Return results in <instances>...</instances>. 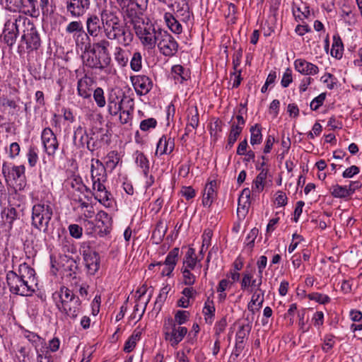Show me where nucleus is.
Masks as SVG:
<instances>
[{"label":"nucleus","mask_w":362,"mask_h":362,"mask_svg":"<svg viewBox=\"0 0 362 362\" xmlns=\"http://www.w3.org/2000/svg\"><path fill=\"white\" fill-rule=\"evenodd\" d=\"M83 259L88 274L94 275L100 268V256L89 248L83 251Z\"/></svg>","instance_id":"5701e85b"},{"label":"nucleus","mask_w":362,"mask_h":362,"mask_svg":"<svg viewBox=\"0 0 362 362\" xmlns=\"http://www.w3.org/2000/svg\"><path fill=\"white\" fill-rule=\"evenodd\" d=\"M67 12L73 18L83 16L91 6V0H65Z\"/></svg>","instance_id":"2eb2a0df"},{"label":"nucleus","mask_w":362,"mask_h":362,"mask_svg":"<svg viewBox=\"0 0 362 362\" xmlns=\"http://www.w3.org/2000/svg\"><path fill=\"white\" fill-rule=\"evenodd\" d=\"M216 308L213 300L208 298L204 303L202 310V313L204 316L205 322L207 324L211 325L214 322L215 316Z\"/></svg>","instance_id":"e433bc0d"},{"label":"nucleus","mask_w":362,"mask_h":362,"mask_svg":"<svg viewBox=\"0 0 362 362\" xmlns=\"http://www.w3.org/2000/svg\"><path fill=\"white\" fill-rule=\"evenodd\" d=\"M199 261L195 255V250L192 247H189L183 258L182 268L194 270Z\"/></svg>","instance_id":"c9c22d12"},{"label":"nucleus","mask_w":362,"mask_h":362,"mask_svg":"<svg viewBox=\"0 0 362 362\" xmlns=\"http://www.w3.org/2000/svg\"><path fill=\"white\" fill-rule=\"evenodd\" d=\"M264 291L258 290L257 287L252 296L251 300L253 304L257 305V310H259L262 307L264 302Z\"/></svg>","instance_id":"4d7b16f0"},{"label":"nucleus","mask_w":362,"mask_h":362,"mask_svg":"<svg viewBox=\"0 0 362 362\" xmlns=\"http://www.w3.org/2000/svg\"><path fill=\"white\" fill-rule=\"evenodd\" d=\"M165 32V30L161 28L159 25H157L152 35L151 40H148V44L145 45V47L152 49H154L156 46L158 47V45L160 43V40H161Z\"/></svg>","instance_id":"ea45409f"},{"label":"nucleus","mask_w":362,"mask_h":362,"mask_svg":"<svg viewBox=\"0 0 362 362\" xmlns=\"http://www.w3.org/2000/svg\"><path fill=\"white\" fill-rule=\"evenodd\" d=\"M38 150L35 146H30L29 148L27 156L28 164L30 167L36 165L38 160Z\"/></svg>","instance_id":"052dcab7"},{"label":"nucleus","mask_w":362,"mask_h":362,"mask_svg":"<svg viewBox=\"0 0 362 362\" xmlns=\"http://www.w3.org/2000/svg\"><path fill=\"white\" fill-rule=\"evenodd\" d=\"M223 122L219 119H216L210 127V134L214 140L216 141L219 136V133L222 132Z\"/></svg>","instance_id":"bf43d9fd"},{"label":"nucleus","mask_w":362,"mask_h":362,"mask_svg":"<svg viewBox=\"0 0 362 362\" xmlns=\"http://www.w3.org/2000/svg\"><path fill=\"white\" fill-rule=\"evenodd\" d=\"M136 163L143 169L145 176H147L149 171V162L143 153L136 152Z\"/></svg>","instance_id":"3c124183"},{"label":"nucleus","mask_w":362,"mask_h":362,"mask_svg":"<svg viewBox=\"0 0 362 362\" xmlns=\"http://www.w3.org/2000/svg\"><path fill=\"white\" fill-rule=\"evenodd\" d=\"M93 98L99 107H103L105 104V98L103 88L98 87L93 91Z\"/></svg>","instance_id":"13d9d810"},{"label":"nucleus","mask_w":362,"mask_h":362,"mask_svg":"<svg viewBox=\"0 0 362 362\" xmlns=\"http://www.w3.org/2000/svg\"><path fill=\"white\" fill-rule=\"evenodd\" d=\"M94 80L92 77L85 74L77 83V91L79 96L86 99L90 98L92 95V86Z\"/></svg>","instance_id":"a878e982"},{"label":"nucleus","mask_w":362,"mask_h":362,"mask_svg":"<svg viewBox=\"0 0 362 362\" xmlns=\"http://www.w3.org/2000/svg\"><path fill=\"white\" fill-rule=\"evenodd\" d=\"M242 131L243 127L236 125L235 123L231 125L230 134L228 137L226 148H231L233 146Z\"/></svg>","instance_id":"49530a36"},{"label":"nucleus","mask_w":362,"mask_h":362,"mask_svg":"<svg viewBox=\"0 0 362 362\" xmlns=\"http://www.w3.org/2000/svg\"><path fill=\"white\" fill-rule=\"evenodd\" d=\"M53 298H59L56 302V306L61 313L71 320L78 317L82 310L81 300L72 290L62 286L58 292L53 294Z\"/></svg>","instance_id":"20e7f679"},{"label":"nucleus","mask_w":362,"mask_h":362,"mask_svg":"<svg viewBox=\"0 0 362 362\" xmlns=\"http://www.w3.org/2000/svg\"><path fill=\"white\" fill-rule=\"evenodd\" d=\"M18 22L23 23V33L18 47V52L20 54L25 52L23 44H25V49L28 53L37 50L40 47L41 40L35 25L30 19L21 15L18 16Z\"/></svg>","instance_id":"39448f33"},{"label":"nucleus","mask_w":362,"mask_h":362,"mask_svg":"<svg viewBox=\"0 0 362 362\" xmlns=\"http://www.w3.org/2000/svg\"><path fill=\"white\" fill-rule=\"evenodd\" d=\"M180 249L178 247H174L170 250L162 265L164 264L165 267L161 271V275L163 276H170L171 273L174 270L179 257Z\"/></svg>","instance_id":"393cba45"},{"label":"nucleus","mask_w":362,"mask_h":362,"mask_svg":"<svg viewBox=\"0 0 362 362\" xmlns=\"http://www.w3.org/2000/svg\"><path fill=\"white\" fill-rule=\"evenodd\" d=\"M257 169L260 170V172L257 175V176L256 177L255 180L253 182L252 190L253 192H257L259 193L264 189V181L267 179L269 169L268 168L261 169V168H259L258 165H257Z\"/></svg>","instance_id":"f704fd0d"},{"label":"nucleus","mask_w":362,"mask_h":362,"mask_svg":"<svg viewBox=\"0 0 362 362\" xmlns=\"http://www.w3.org/2000/svg\"><path fill=\"white\" fill-rule=\"evenodd\" d=\"M121 13L124 19H128L133 28L141 23L144 18H142L141 5L136 1L133 0H120L117 2Z\"/></svg>","instance_id":"0eeeda50"},{"label":"nucleus","mask_w":362,"mask_h":362,"mask_svg":"<svg viewBox=\"0 0 362 362\" xmlns=\"http://www.w3.org/2000/svg\"><path fill=\"white\" fill-rule=\"evenodd\" d=\"M21 25L23 23L18 22V16L7 20L5 23L3 31L4 41L9 47H12L16 43Z\"/></svg>","instance_id":"ddd939ff"},{"label":"nucleus","mask_w":362,"mask_h":362,"mask_svg":"<svg viewBox=\"0 0 362 362\" xmlns=\"http://www.w3.org/2000/svg\"><path fill=\"white\" fill-rule=\"evenodd\" d=\"M25 171L23 165L10 166L6 162L2 165V173L6 180L14 182L19 190L23 189L26 185Z\"/></svg>","instance_id":"1a4fd4ad"},{"label":"nucleus","mask_w":362,"mask_h":362,"mask_svg":"<svg viewBox=\"0 0 362 362\" xmlns=\"http://www.w3.org/2000/svg\"><path fill=\"white\" fill-rule=\"evenodd\" d=\"M69 184L73 189L72 199L74 201L80 204L83 208H86L88 204L83 200L82 195L87 197L86 193L93 195V188L90 189L87 187L83 182L82 178L80 176L74 175L69 180Z\"/></svg>","instance_id":"9b49d317"},{"label":"nucleus","mask_w":362,"mask_h":362,"mask_svg":"<svg viewBox=\"0 0 362 362\" xmlns=\"http://www.w3.org/2000/svg\"><path fill=\"white\" fill-rule=\"evenodd\" d=\"M157 25L151 23L148 19L146 21L144 19L134 28L136 35L140 40L141 43L145 47L148 44V40H151L152 35L156 30Z\"/></svg>","instance_id":"dca6fc26"},{"label":"nucleus","mask_w":362,"mask_h":362,"mask_svg":"<svg viewBox=\"0 0 362 362\" xmlns=\"http://www.w3.org/2000/svg\"><path fill=\"white\" fill-rule=\"evenodd\" d=\"M99 14L107 39L116 40L124 47L130 45L134 40V34L130 28L122 22L117 11L105 6L100 9Z\"/></svg>","instance_id":"f257e3e1"},{"label":"nucleus","mask_w":362,"mask_h":362,"mask_svg":"<svg viewBox=\"0 0 362 362\" xmlns=\"http://www.w3.org/2000/svg\"><path fill=\"white\" fill-rule=\"evenodd\" d=\"M171 73L175 83H182L190 78L189 71L180 64L174 65L172 67Z\"/></svg>","instance_id":"72a5a7b5"},{"label":"nucleus","mask_w":362,"mask_h":362,"mask_svg":"<svg viewBox=\"0 0 362 362\" xmlns=\"http://www.w3.org/2000/svg\"><path fill=\"white\" fill-rule=\"evenodd\" d=\"M150 300V298H148L145 302L139 303L137 301L136 304L134 308V313L132 314L133 317H136V314H138L139 317L137 321L140 320L145 313L146 305Z\"/></svg>","instance_id":"6e6d98bb"},{"label":"nucleus","mask_w":362,"mask_h":362,"mask_svg":"<svg viewBox=\"0 0 362 362\" xmlns=\"http://www.w3.org/2000/svg\"><path fill=\"white\" fill-rule=\"evenodd\" d=\"M111 134L108 130L102 128L93 129L90 133L86 141V147L90 151H94L101 147L102 144H109Z\"/></svg>","instance_id":"f8f14e48"},{"label":"nucleus","mask_w":362,"mask_h":362,"mask_svg":"<svg viewBox=\"0 0 362 362\" xmlns=\"http://www.w3.org/2000/svg\"><path fill=\"white\" fill-rule=\"evenodd\" d=\"M41 140L45 152L49 156H54L59 148V144L57 136L49 127L42 130Z\"/></svg>","instance_id":"4468645a"},{"label":"nucleus","mask_w":362,"mask_h":362,"mask_svg":"<svg viewBox=\"0 0 362 362\" xmlns=\"http://www.w3.org/2000/svg\"><path fill=\"white\" fill-rule=\"evenodd\" d=\"M95 230L100 236H104L110 232L112 218L104 211H100L95 216Z\"/></svg>","instance_id":"aec40b11"},{"label":"nucleus","mask_w":362,"mask_h":362,"mask_svg":"<svg viewBox=\"0 0 362 362\" xmlns=\"http://www.w3.org/2000/svg\"><path fill=\"white\" fill-rule=\"evenodd\" d=\"M157 125V121L154 118H148L140 122V129L143 132L148 131L150 129H154Z\"/></svg>","instance_id":"69168bd1"},{"label":"nucleus","mask_w":362,"mask_h":362,"mask_svg":"<svg viewBox=\"0 0 362 362\" xmlns=\"http://www.w3.org/2000/svg\"><path fill=\"white\" fill-rule=\"evenodd\" d=\"M37 362H54L52 357L48 350L40 349L37 354Z\"/></svg>","instance_id":"338daca9"},{"label":"nucleus","mask_w":362,"mask_h":362,"mask_svg":"<svg viewBox=\"0 0 362 362\" xmlns=\"http://www.w3.org/2000/svg\"><path fill=\"white\" fill-rule=\"evenodd\" d=\"M321 81L327 84L329 89L332 90L337 83V78L332 74L327 73L321 77Z\"/></svg>","instance_id":"774afa93"},{"label":"nucleus","mask_w":362,"mask_h":362,"mask_svg":"<svg viewBox=\"0 0 362 362\" xmlns=\"http://www.w3.org/2000/svg\"><path fill=\"white\" fill-rule=\"evenodd\" d=\"M57 264L59 267H57L56 270H60L63 273L68 272L66 275L70 276L72 275V273H75V270L77 269V264L75 259L66 255L60 256Z\"/></svg>","instance_id":"c85d7f7f"},{"label":"nucleus","mask_w":362,"mask_h":362,"mask_svg":"<svg viewBox=\"0 0 362 362\" xmlns=\"http://www.w3.org/2000/svg\"><path fill=\"white\" fill-rule=\"evenodd\" d=\"M250 132L251 133L250 144L254 146L260 144L262 141V127L259 124H255L250 127Z\"/></svg>","instance_id":"a18cd8bd"},{"label":"nucleus","mask_w":362,"mask_h":362,"mask_svg":"<svg viewBox=\"0 0 362 362\" xmlns=\"http://www.w3.org/2000/svg\"><path fill=\"white\" fill-rule=\"evenodd\" d=\"M90 134H88L83 129L79 126L74 131V143L78 147H83L85 143L89 139Z\"/></svg>","instance_id":"a19ab883"},{"label":"nucleus","mask_w":362,"mask_h":362,"mask_svg":"<svg viewBox=\"0 0 362 362\" xmlns=\"http://www.w3.org/2000/svg\"><path fill=\"white\" fill-rule=\"evenodd\" d=\"M267 264V257L264 255L260 256L259 259L257 260V265L258 267V273L259 276V280L257 284L258 290L261 291L259 288L262 284V272L264 269L266 267Z\"/></svg>","instance_id":"e2e57ef3"},{"label":"nucleus","mask_w":362,"mask_h":362,"mask_svg":"<svg viewBox=\"0 0 362 362\" xmlns=\"http://www.w3.org/2000/svg\"><path fill=\"white\" fill-rule=\"evenodd\" d=\"M1 218L5 230L9 231L12 229L14 222L20 219V213L14 206L9 204L1 210Z\"/></svg>","instance_id":"412c9836"},{"label":"nucleus","mask_w":362,"mask_h":362,"mask_svg":"<svg viewBox=\"0 0 362 362\" xmlns=\"http://www.w3.org/2000/svg\"><path fill=\"white\" fill-rule=\"evenodd\" d=\"M331 194L336 198H346L350 196L347 186H341L339 185L332 186Z\"/></svg>","instance_id":"8fccbe9b"},{"label":"nucleus","mask_w":362,"mask_h":362,"mask_svg":"<svg viewBox=\"0 0 362 362\" xmlns=\"http://www.w3.org/2000/svg\"><path fill=\"white\" fill-rule=\"evenodd\" d=\"M295 69L303 75L313 76L319 72L317 65L306 61L304 59H297L294 61Z\"/></svg>","instance_id":"bb28decb"},{"label":"nucleus","mask_w":362,"mask_h":362,"mask_svg":"<svg viewBox=\"0 0 362 362\" xmlns=\"http://www.w3.org/2000/svg\"><path fill=\"white\" fill-rule=\"evenodd\" d=\"M187 122L192 128H197L199 124V115L196 106L187 109Z\"/></svg>","instance_id":"c03bdc74"},{"label":"nucleus","mask_w":362,"mask_h":362,"mask_svg":"<svg viewBox=\"0 0 362 362\" xmlns=\"http://www.w3.org/2000/svg\"><path fill=\"white\" fill-rule=\"evenodd\" d=\"M23 334L35 346L37 354V351H40V349H45V346L46 343L45 339L36 333L24 329Z\"/></svg>","instance_id":"2f4dec72"},{"label":"nucleus","mask_w":362,"mask_h":362,"mask_svg":"<svg viewBox=\"0 0 362 362\" xmlns=\"http://www.w3.org/2000/svg\"><path fill=\"white\" fill-rule=\"evenodd\" d=\"M124 102V99H121L117 96L110 95L107 100L108 112L112 116H116L122 111Z\"/></svg>","instance_id":"473e14b6"},{"label":"nucleus","mask_w":362,"mask_h":362,"mask_svg":"<svg viewBox=\"0 0 362 362\" xmlns=\"http://www.w3.org/2000/svg\"><path fill=\"white\" fill-rule=\"evenodd\" d=\"M35 272L25 262L19 265L18 272L8 271L6 282L11 293L22 296H31L37 286Z\"/></svg>","instance_id":"f03ea898"},{"label":"nucleus","mask_w":362,"mask_h":362,"mask_svg":"<svg viewBox=\"0 0 362 362\" xmlns=\"http://www.w3.org/2000/svg\"><path fill=\"white\" fill-rule=\"evenodd\" d=\"M65 30L66 33L72 35L77 46L83 45L85 40H89V37L85 32L81 21H71L66 25Z\"/></svg>","instance_id":"6ab92c4d"},{"label":"nucleus","mask_w":362,"mask_h":362,"mask_svg":"<svg viewBox=\"0 0 362 362\" xmlns=\"http://www.w3.org/2000/svg\"><path fill=\"white\" fill-rule=\"evenodd\" d=\"M183 277V284L186 286H192L196 281V276L191 272V269L181 268Z\"/></svg>","instance_id":"5fc2aeb1"},{"label":"nucleus","mask_w":362,"mask_h":362,"mask_svg":"<svg viewBox=\"0 0 362 362\" xmlns=\"http://www.w3.org/2000/svg\"><path fill=\"white\" fill-rule=\"evenodd\" d=\"M132 84L138 95H146L153 87L151 79L145 75H139L131 78Z\"/></svg>","instance_id":"b1692460"},{"label":"nucleus","mask_w":362,"mask_h":362,"mask_svg":"<svg viewBox=\"0 0 362 362\" xmlns=\"http://www.w3.org/2000/svg\"><path fill=\"white\" fill-rule=\"evenodd\" d=\"M307 296L309 300H315V302L322 305L327 304L331 300V298L327 295L317 292L309 293Z\"/></svg>","instance_id":"603ef678"},{"label":"nucleus","mask_w":362,"mask_h":362,"mask_svg":"<svg viewBox=\"0 0 362 362\" xmlns=\"http://www.w3.org/2000/svg\"><path fill=\"white\" fill-rule=\"evenodd\" d=\"M344 45L340 36L336 34L333 36V43L331 49V55L336 59H341L343 55Z\"/></svg>","instance_id":"58836bf2"},{"label":"nucleus","mask_w":362,"mask_h":362,"mask_svg":"<svg viewBox=\"0 0 362 362\" xmlns=\"http://www.w3.org/2000/svg\"><path fill=\"white\" fill-rule=\"evenodd\" d=\"M178 43L175 38L166 30L164 33L161 40H160L159 45H158V49L160 52L165 57H173L176 54L178 51Z\"/></svg>","instance_id":"f3484780"},{"label":"nucleus","mask_w":362,"mask_h":362,"mask_svg":"<svg viewBox=\"0 0 362 362\" xmlns=\"http://www.w3.org/2000/svg\"><path fill=\"white\" fill-rule=\"evenodd\" d=\"M165 21L169 29L175 34H180L182 32V27L180 23L170 13H165L164 15Z\"/></svg>","instance_id":"4c0bfd02"},{"label":"nucleus","mask_w":362,"mask_h":362,"mask_svg":"<svg viewBox=\"0 0 362 362\" xmlns=\"http://www.w3.org/2000/svg\"><path fill=\"white\" fill-rule=\"evenodd\" d=\"M252 326L250 323L242 325L235 335V343L238 346L244 345V341L247 339L251 332Z\"/></svg>","instance_id":"79ce46f5"},{"label":"nucleus","mask_w":362,"mask_h":362,"mask_svg":"<svg viewBox=\"0 0 362 362\" xmlns=\"http://www.w3.org/2000/svg\"><path fill=\"white\" fill-rule=\"evenodd\" d=\"M252 275L250 273H245L243 274L241 281V289L245 290L249 286H256L257 288V284H255L256 280L252 279Z\"/></svg>","instance_id":"0e129e2a"},{"label":"nucleus","mask_w":362,"mask_h":362,"mask_svg":"<svg viewBox=\"0 0 362 362\" xmlns=\"http://www.w3.org/2000/svg\"><path fill=\"white\" fill-rule=\"evenodd\" d=\"M83 64L88 68L103 70L109 66L110 62L90 49L84 53Z\"/></svg>","instance_id":"a211bd4d"},{"label":"nucleus","mask_w":362,"mask_h":362,"mask_svg":"<svg viewBox=\"0 0 362 362\" xmlns=\"http://www.w3.org/2000/svg\"><path fill=\"white\" fill-rule=\"evenodd\" d=\"M49 0H18L16 2V9L25 15L37 17L40 15L39 7L45 13L48 11Z\"/></svg>","instance_id":"6e6552de"},{"label":"nucleus","mask_w":362,"mask_h":362,"mask_svg":"<svg viewBox=\"0 0 362 362\" xmlns=\"http://www.w3.org/2000/svg\"><path fill=\"white\" fill-rule=\"evenodd\" d=\"M216 180H211L206 184L202 197V204L204 206L210 207L216 199Z\"/></svg>","instance_id":"cd10ccee"},{"label":"nucleus","mask_w":362,"mask_h":362,"mask_svg":"<svg viewBox=\"0 0 362 362\" xmlns=\"http://www.w3.org/2000/svg\"><path fill=\"white\" fill-rule=\"evenodd\" d=\"M53 210V205L48 200H40L35 204L32 208V226L40 231L47 233Z\"/></svg>","instance_id":"423d86ee"},{"label":"nucleus","mask_w":362,"mask_h":362,"mask_svg":"<svg viewBox=\"0 0 362 362\" xmlns=\"http://www.w3.org/2000/svg\"><path fill=\"white\" fill-rule=\"evenodd\" d=\"M189 317V313L187 310H177L175 314V319L173 322L178 326L185 323Z\"/></svg>","instance_id":"680f3d73"},{"label":"nucleus","mask_w":362,"mask_h":362,"mask_svg":"<svg viewBox=\"0 0 362 362\" xmlns=\"http://www.w3.org/2000/svg\"><path fill=\"white\" fill-rule=\"evenodd\" d=\"M127 103H129V108H127V109L122 108V111L119 112L120 115H119V119L120 123L122 124H128L129 122H131L132 118V112L134 111L132 100H127Z\"/></svg>","instance_id":"de8ad7c7"},{"label":"nucleus","mask_w":362,"mask_h":362,"mask_svg":"<svg viewBox=\"0 0 362 362\" xmlns=\"http://www.w3.org/2000/svg\"><path fill=\"white\" fill-rule=\"evenodd\" d=\"M90 174L93 196L105 206H110L112 195L104 185L107 181L106 168L100 160L91 159Z\"/></svg>","instance_id":"7ed1b4c3"},{"label":"nucleus","mask_w":362,"mask_h":362,"mask_svg":"<svg viewBox=\"0 0 362 362\" xmlns=\"http://www.w3.org/2000/svg\"><path fill=\"white\" fill-rule=\"evenodd\" d=\"M174 147V139L163 135L157 144L156 154L159 156L170 154L173 152Z\"/></svg>","instance_id":"c756f323"},{"label":"nucleus","mask_w":362,"mask_h":362,"mask_svg":"<svg viewBox=\"0 0 362 362\" xmlns=\"http://www.w3.org/2000/svg\"><path fill=\"white\" fill-rule=\"evenodd\" d=\"M187 333V329L185 327L178 326L172 319H168V323H165V339L168 341L173 347H176Z\"/></svg>","instance_id":"9d476101"},{"label":"nucleus","mask_w":362,"mask_h":362,"mask_svg":"<svg viewBox=\"0 0 362 362\" xmlns=\"http://www.w3.org/2000/svg\"><path fill=\"white\" fill-rule=\"evenodd\" d=\"M88 36L97 37L101 33L103 25L100 16L95 13L88 14L86 21Z\"/></svg>","instance_id":"4be33fe9"},{"label":"nucleus","mask_w":362,"mask_h":362,"mask_svg":"<svg viewBox=\"0 0 362 362\" xmlns=\"http://www.w3.org/2000/svg\"><path fill=\"white\" fill-rule=\"evenodd\" d=\"M131 69L134 71H139L142 67V56L139 52L133 54L130 61Z\"/></svg>","instance_id":"864d4df0"},{"label":"nucleus","mask_w":362,"mask_h":362,"mask_svg":"<svg viewBox=\"0 0 362 362\" xmlns=\"http://www.w3.org/2000/svg\"><path fill=\"white\" fill-rule=\"evenodd\" d=\"M107 160L105 161V168L113 170L118 163L119 162L120 158L118 153L115 151H112L107 155Z\"/></svg>","instance_id":"09e8293b"},{"label":"nucleus","mask_w":362,"mask_h":362,"mask_svg":"<svg viewBox=\"0 0 362 362\" xmlns=\"http://www.w3.org/2000/svg\"><path fill=\"white\" fill-rule=\"evenodd\" d=\"M110 42L106 39L100 40L96 42H94L90 48V44H88V47L97 53L98 54L102 56L105 59L111 62V58L110 57V53L108 50V47H110Z\"/></svg>","instance_id":"7c9ffc66"},{"label":"nucleus","mask_w":362,"mask_h":362,"mask_svg":"<svg viewBox=\"0 0 362 362\" xmlns=\"http://www.w3.org/2000/svg\"><path fill=\"white\" fill-rule=\"evenodd\" d=\"M115 59L122 67L126 66L129 62V53L120 47H116L114 53Z\"/></svg>","instance_id":"37998d69"}]
</instances>
